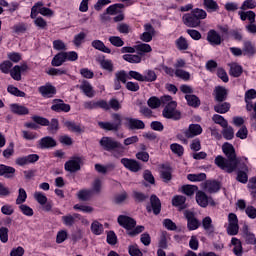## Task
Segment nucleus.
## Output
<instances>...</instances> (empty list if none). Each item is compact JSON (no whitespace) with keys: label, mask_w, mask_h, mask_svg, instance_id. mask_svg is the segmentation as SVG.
<instances>
[{"label":"nucleus","mask_w":256,"mask_h":256,"mask_svg":"<svg viewBox=\"0 0 256 256\" xmlns=\"http://www.w3.org/2000/svg\"><path fill=\"white\" fill-rule=\"evenodd\" d=\"M144 30L145 32L140 35V40L144 43H151L153 37H155V28H153V25L151 24H145Z\"/></svg>","instance_id":"nucleus-15"},{"label":"nucleus","mask_w":256,"mask_h":256,"mask_svg":"<svg viewBox=\"0 0 256 256\" xmlns=\"http://www.w3.org/2000/svg\"><path fill=\"white\" fill-rule=\"evenodd\" d=\"M226 231L228 235H237L239 233V218H237V214H228V226Z\"/></svg>","instance_id":"nucleus-9"},{"label":"nucleus","mask_w":256,"mask_h":256,"mask_svg":"<svg viewBox=\"0 0 256 256\" xmlns=\"http://www.w3.org/2000/svg\"><path fill=\"white\" fill-rule=\"evenodd\" d=\"M135 49L137 51V53H139V55H145V53H151V51H153V48L151 47V45L147 44V43H140L137 44L135 46Z\"/></svg>","instance_id":"nucleus-36"},{"label":"nucleus","mask_w":256,"mask_h":256,"mask_svg":"<svg viewBox=\"0 0 256 256\" xmlns=\"http://www.w3.org/2000/svg\"><path fill=\"white\" fill-rule=\"evenodd\" d=\"M198 189L199 187L189 184L183 185L181 187L182 193H184V195H187L188 197H193V195H195V191H197Z\"/></svg>","instance_id":"nucleus-39"},{"label":"nucleus","mask_w":256,"mask_h":256,"mask_svg":"<svg viewBox=\"0 0 256 256\" xmlns=\"http://www.w3.org/2000/svg\"><path fill=\"white\" fill-rule=\"evenodd\" d=\"M230 109H231V103L229 102L219 103L214 106V111L216 113H220V115L229 113Z\"/></svg>","instance_id":"nucleus-34"},{"label":"nucleus","mask_w":256,"mask_h":256,"mask_svg":"<svg viewBox=\"0 0 256 256\" xmlns=\"http://www.w3.org/2000/svg\"><path fill=\"white\" fill-rule=\"evenodd\" d=\"M187 201V198L185 196L176 195L172 199V205L174 207H179L180 209H186L187 205L185 202Z\"/></svg>","instance_id":"nucleus-33"},{"label":"nucleus","mask_w":256,"mask_h":256,"mask_svg":"<svg viewBox=\"0 0 256 256\" xmlns=\"http://www.w3.org/2000/svg\"><path fill=\"white\" fill-rule=\"evenodd\" d=\"M128 253L131 256H143V252H141V249H139V246H137V244L129 246Z\"/></svg>","instance_id":"nucleus-63"},{"label":"nucleus","mask_w":256,"mask_h":256,"mask_svg":"<svg viewBox=\"0 0 256 256\" xmlns=\"http://www.w3.org/2000/svg\"><path fill=\"white\" fill-rule=\"evenodd\" d=\"M202 227L205 231H209L210 233H212L213 231V220L211 219V217L206 216L203 220H202Z\"/></svg>","instance_id":"nucleus-51"},{"label":"nucleus","mask_w":256,"mask_h":256,"mask_svg":"<svg viewBox=\"0 0 256 256\" xmlns=\"http://www.w3.org/2000/svg\"><path fill=\"white\" fill-rule=\"evenodd\" d=\"M162 104L166 105L162 112L165 119H173V121L181 119V112L177 110V102L173 101L171 96H162Z\"/></svg>","instance_id":"nucleus-3"},{"label":"nucleus","mask_w":256,"mask_h":256,"mask_svg":"<svg viewBox=\"0 0 256 256\" xmlns=\"http://www.w3.org/2000/svg\"><path fill=\"white\" fill-rule=\"evenodd\" d=\"M124 61H127L128 63H141V55L139 54H125L122 56Z\"/></svg>","instance_id":"nucleus-44"},{"label":"nucleus","mask_w":256,"mask_h":256,"mask_svg":"<svg viewBox=\"0 0 256 256\" xmlns=\"http://www.w3.org/2000/svg\"><path fill=\"white\" fill-rule=\"evenodd\" d=\"M150 203L154 215H159L161 213V200L156 195L150 197Z\"/></svg>","instance_id":"nucleus-30"},{"label":"nucleus","mask_w":256,"mask_h":256,"mask_svg":"<svg viewBox=\"0 0 256 256\" xmlns=\"http://www.w3.org/2000/svg\"><path fill=\"white\" fill-rule=\"evenodd\" d=\"M79 89L86 95V97H89V99L95 97V89H93V86L88 81L84 80L79 86Z\"/></svg>","instance_id":"nucleus-21"},{"label":"nucleus","mask_w":256,"mask_h":256,"mask_svg":"<svg viewBox=\"0 0 256 256\" xmlns=\"http://www.w3.org/2000/svg\"><path fill=\"white\" fill-rule=\"evenodd\" d=\"M253 99H256V90L249 89L245 92L244 101L246 103V110L251 111L253 109Z\"/></svg>","instance_id":"nucleus-22"},{"label":"nucleus","mask_w":256,"mask_h":256,"mask_svg":"<svg viewBox=\"0 0 256 256\" xmlns=\"http://www.w3.org/2000/svg\"><path fill=\"white\" fill-rule=\"evenodd\" d=\"M34 199L37 201V203H39V205H42L45 211H51V209H53V204L51 202H47L48 199L44 193L35 192Z\"/></svg>","instance_id":"nucleus-14"},{"label":"nucleus","mask_w":256,"mask_h":256,"mask_svg":"<svg viewBox=\"0 0 256 256\" xmlns=\"http://www.w3.org/2000/svg\"><path fill=\"white\" fill-rule=\"evenodd\" d=\"M82 161L81 157H74L65 163L64 168L70 173H75V171H79V169H81Z\"/></svg>","instance_id":"nucleus-16"},{"label":"nucleus","mask_w":256,"mask_h":256,"mask_svg":"<svg viewBox=\"0 0 256 256\" xmlns=\"http://www.w3.org/2000/svg\"><path fill=\"white\" fill-rule=\"evenodd\" d=\"M244 55H255V46L250 41L244 42L243 48Z\"/></svg>","instance_id":"nucleus-56"},{"label":"nucleus","mask_w":256,"mask_h":256,"mask_svg":"<svg viewBox=\"0 0 256 256\" xmlns=\"http://www.w3.org/2000/svg\"><path fill=\"white\" fill-rule=\"evenodd\" d=\"M175 76L183 81H189L191 79V74L183 69H176Z\"/></svg>","instance_id":"nucleus-55"},{"label":"nucleus","mask_w":256,"mask_h":256,"mask_svg":"<svg viewBox=\"0 0 256 256\" xmlns=\"http://www.w3.org/2000/svg\"><path fill=\"white\" fill-rule=\"evenodd\" d=\"M100 145L103 147L104 151H115V149H123V145H121L118 141L111 137H102L100 140Z\"/></svg>","instance_id":"nucleus-8"},{"label":"nucleus","mask_w":256,"mask_h":256,"mask_svg":"<svg viewBox=\"0 0 256 256\" xmlns=\"http://www.w3.org/2000/svg\"><path fill=\"white\" fill-rule=\"evenodd\" d=\"M67 61V58L65 56V52H60L54 56L52 59L51 65L52 67H61Z\"/></svg>","instance_id":"nucleus-31"},{"label":"nucleus","mask_w":256,"mask_h":256,"mask_svg":"<svg viewBox=\"0 0 256 256\" xmlns=\"http://www.w3.org/2000/svg\"><path fill=\"white\" fill-rule=\"evenodd\" d=\"M119 9H125V5L124 4L111 5L106 9V12L108 13V15H117V13H119Z\"/></svg>","instance_id":"nucleus-54"},{"label":"nucleus","mask_w":256,"mask_h":256,"mask_svg":"<svg viewBox=\"0 0 256 256\" xmlns=\"http://www.w3.org/2000/svg\"><path fill=\"white\" fill-rule=\"evenodd\" d=\"M95 169L97 173H102L103 175H105L107 171H113V169H115V164H108L106 166L101 164H95Z\"/></svg>","instance_id":"nucleus-45"},{"label":"nucleus","mask_w":256,"mask_h":256,"mask_svg":"<svg viewBox=\"0 0 256 256\" xmlns=\"http://www.w3.org/2000/svg\"><path fill=\"white\" fill-rule=\"evenodd\" d=\"M176 47L179 51H187V49H189V43H187L185 37L181 36L176 40Z\"/></svg>","instance_id":"nucleus-48"},{"label":"nucleus","mask_w":256,"mask_h":256,"mask_svg":"<svg viewBox=\"0 0 256 256\" xmlns=\"http://www.w3.org/2000/svg\"><path fill=\"white\" fill-rule=\"evenodd\" d=\"M69 234H67L66 230H60L58 231L57 235H56V243L60 244L63 243L67 240Z\"/></svg>","instance_id":"nucleus-64"},{"label":"nucleus","mask_w":256,"mask_h":256,"mask_svg":"<svg viewBox=\"0 0 256 256\" xmlns=\"http://www.w3.org/2000/svg\"><path fill=\"white\" fill-rule=\"evenodd\" d=\"M162 99H163V97H161L159 99V98L153 96V97L149 98L148 106L150 107V109H159V107H161V103H163Z\"/></svg>","instance_id":"nucleus-47"},{"label":"nucleus","mask_w":256,"mask_h":256,"mask_svg":"<svg viewBox=\"0 0 256 256\" xmlns=\"http://www.w3.org/2000/svg\"><path fill=\"white\" fill-rule=\"evenodd\" d=\"M77 197L80 201H89L93 197V191L82 189L77 193Z\"/></svg>","instance_id":"nucleus-40"},{"label":"nucleus","mask_w":256,"mask_h":256,"mask_svg":"<svg viewBox=\"0 0 256 256\" xmlns=\"http://www.w3.org/2000/svg\"><path fill=\"white\" fill-rule=\"evenodd\" d=\"M122 165L129 171L133 173H137V171H141V164L137 162V160L129 159V158H122L121 159Z\"/></svg>","instance_id":"nucleus-19"},{"label":"nucleus","mask_w":256,"mask_h":256,"mask_svg":"<svg viewBox=\"0 0 256 256\" xmlns=\"http://www.w3.org/2000/svg\"><path fill=\"white\" fill-rule=\"evenodd\" d=\"M118 223L121 225V227H124V229H127L128 235L130 237H135L136 235H139V233H143L145 231V226H137V222H135L131 217L129 216H119L118 217ZM134 228V229H133Z\"/></svg>","instance_id":"nucleus-4"},{"label":"nucleus","mask_w":256,"mask_h":256,"mask_svg":"<svg viewBox=\"0 0 256 256\" xmlns=\"http://www.w3.org/2000/svg\"><path fill=\"white\" fill-rule=\"evenodd\" d=\"M212 121H214V123H216V125H220V127H222V128L227 127V125H229V123L226 121V119L219 114L213 115Z\"/></svg>","instance_id":"nucleus-53"},{"label":"nucleus","mask_w":256,"mask_h":256,"mask_svg":"<svg viewBox=\"0 0 256 256\" xmlns=\"http://www.w3.org/2000/svg\"><path fill=\"white\" fill-rule=\"evenodd\" d=\"M10 77H12L14 81H21V70H19V65L14 66L10 70Z\"/></svg>","instance_id":"nucleus-60"},{"label":"nucleus","mask_w":256,"mask_h":256,"mask_svg":"<svg viewBox=\"0 0 256 256\" xmlns=\"http://www.w3.org/2000/svg\"><path fill=\"white\" fill-rule=\"evenodd\" d=\"M109 42L114 47H123L125 45V42L119 36H110L109 37Z\"/></svg>","instance_id":"nucleus-59"},{"label":"nucleus","mask_w":256,"mask_h":256,"mask_svg":"<svg viewBox=\"0 0 256 256\" xmlns=\"http://www.w3.org/2000/svg\"><path fill=\"white\" fill-rule=\"evenodd\" d=\"M124 127L130 131H139L145 129V122L137 118L126 117L124 118Z\"/></svg>","instance_id":"nucleus-10"},{"label":"nucleus","mask_w":256,"mask_h":256,"mask_svg":"<svg viewBox=\"0 0 256 256\" xmlns=\"http://www.w3.org/2000/svg\"><path fill=\"white\" fill-rule=\"evenodd\" d=\"M231 245H233V253L236 256H241L243 255V244L241 243V240L237 239V238H232L231 239Z\"/></svg>","instance_id":"nucleus-32"},{"label":"nucleus","mask_w":256,"mask_h":256,"mask_svg":"<svg viewBox=\"0 0 256 256\" xmlns=\"http://www.w3.org/2000/svg\"><path fill=\"white\" fill-rule=\"evenodd\" d=\"M255 7H256V1L255 0H245L242 3L240 9L242 11H247L248 9H255Z\"/></svg>","instance_id":"nucleus-62"},{"label":"nucleus","mask_w":256,"mask_h":256,"mask_svg":"<svg viewBox=\"0 0 256 256\" xmlns=\"http://www.w3.org/2000/svg\"><path fill=\"white\" fill-rule=\"evenodd\" d=\"M227 95H229V91L227 88L223 86H216L213 91V96L215 101L218 103H223L227 99Z\"/></svg>","instance_id":"nucleus-17"},{"label":"nucleus","mask_w":256,"mask_h":256,"mask_svg":"<svg viewBox=\"0 0 256 256\" xmlns=\"http://www.w3.org/2000/svg\"><path fill=\"white\" fill-rule=\"evenodd\" d=\"M27 201V192L25 189L20 188L18 191V197L16 199V205H23Z\"/></svg>","instance_id":"nucleus-57"},{"label":"nucleus","mask_w":256,"mask_h":256,"mask_svg":"<svg viewBox=\"0 0 256 256\" xmlns=\"http://www.w3.org/2000/svg\"><path fill=\"white\" fill-rule=\"evenodd\" d=\"M51 110L55 111L56 113H69V111H71V105L65 104V102L61 99H54Z\"/></svg>","instance_id":"nucleus-13"},{"label":"nucleus","mask_w":256,"mask_h":256,"mask_svg":"<svg viewBox=\"0 0 256 256\" xmlns=\"http://www.w3.org/2000/svg\"><path fill=\"white\" fill-rule=\"evenodd\" d=\"M204 7L207 11H217L219 5L214 0H204Z\"/></svg>","instance_id":"nucleus-61"},{"label":"nucleus","mask_w":256,"mask_h":256,"mask_svg":"<svg viewBox=\"0 0 256 256\" xmlns=\"http://www.w3.org/2000/svg\"><path fill=\"white\" fill-rule=\"evenodd\" d=\"M43 15V17H53L54 12L50 8L45 7L43 2L39 1L36 2L33 7L31 8V19H36L37 15Z\"/></svg>","instance_id":"nucleus-7"},{"label":"nucleus","mask_w":256,"mask_h":256,"mask_svg":"<svg viewBox=\"0 0 256 256\" xmlns=\"http://www.w3.org/2000/svg\"><path fill=\"white\" fill-rule=\"evenodd\" d=\"M81 217V215L75 213L73 215L69 214L66 216L62 217V221L64 223V225H66L67 227H73V225H75V220L79 219Z\"/></svg>","instance_id":"nucleus-35"},{"label":"nucleus","mask_w":256,"mask_h":256,"mask_svg":"<svg viewBox=\"0 0 256 256\" xmlns=\"http://www.w3.org/2000/svg\"><path fill=\"white\" fill-rule=\"evenodd\" d=\"M185 218L187 219L188 231H197L198 227H201V222L195 218V213L191 211H185Z\"/></svg>","instance_id":"nucleus-11"},{"label":"nucleus","mask_w":256,"mask_h":256,"mask_svg":"<svg viewBox=\"0 0 256 256\" xmlns=\"http://www.w3.org/2000/svg\"><path fill=\"white\" fill-rule=\"evenodd\" d=\"M203 133V128L199 124H190L188 129L184 131V135L177 134V139L187 145V139H193V137H197Z\"/></svg>","instance_id":"nucleus-6"},{"label":"nucleus","mask_w":256,"mask_h":256,"mask_svg":"<svg viewBox=\"0 0 256 256\" xmlns=\"http://www.w3.org/2000/svg\"><path fill=\"white\" fill-rule=\"evenodd\" d=\"M203 19H207V12L201 8H195L182 16V23H184L186 27L197 28L201 27V21H203Z\"/></svg>","instance_id":"nucleus-2"},{"label":"nucleus","mask_w":256,"mask_h":256,"mask_svg":"<svg viewBox=\"0 0 256 256\" xmlns=\"http://www.w3.org/2000/svg\"><path fill=\"white\" fill-rule=\"evenodd\" d=\"M15 168L7 166L5 164H0V177H5L6 179H13L15 177Z\"/></svg>","instance_id":"nucleus-23"},{"label":"nucleus","mask_w":256,"mask_h":256,"mask_svg":"<svg viewBox=\"0 0 256 256\" xmlns=\"http://www.w3.org/2000/svg\"><path fill=\"white\" fill-rule=\"evenodd\" d=\"M10 109L15 115H29V108L23 105L11 104Z\"/></svg>","instance_id":"nucleus-29"},{"label":"nucleus","mask_w":256,"mask_h":256,"mask_svg":"<svg viewBox=\"0 0 256 256\" xmlns=\"http://www.w3.org/2000/svg\"><path fill=\"white\" fill-rule=\"evenodd\" d=\"M203 189L207 191V193H217V191L221 189V183L215 180H208L204 183Z\"/></svg>","instance_id":"nucleus-24"},{"label":"nucleus","mask_w":256,"mask_h":256,"mask_svg":"<svg viewBox=\"0 0 256 256\" xmlns=\"http://www.w3.org/2000/svg\"><path fill=\"white\" fill-rule=\"evenodd\" d=\"M185 99L190 107H199V105H201L199 98L193 94H187Z\"/></svg>","instance_id":"nucleus-42"},{"label":"nucleus","mask_w":256,"mask_h":256,"mask_svg":"<svg viewBox=\"0 0 256 256\" xmlns=\"http://www.w3.org/2000/svg\"><path fill=\"white\" fill-rule=\"evenodd\" d=\"M207 41H209L211 45H221L223 38H221V35H219L217 31L210 30L207 35Z\"/></svg>","instance_id":"nucleus-25"},{"label":"nucleus","mask_w":256,"mask_h":256,"mask_svg":"<svg viewBox=\"0 0 256 256\" xmlns=\"http://www.w3.org/2000/svg\"><path fill=\"white\" fill-rule=\"evenodd\" d=\"M160 177L164 183H169L173 179V168L168 164L160 165Z\"/></svg>","instance_id":"nucleus-18"},{"label":"nucleus","mask_w":256,"mask_h":256,"mask_svg":"<svg viewBox=\"0 0 256 256\" xmlns=\"http://www.w3.org/2000/svg\"><path fill=\"white\" fill-rule=\"evenodd\" d=\"M91 231L94 235H101L104 231L103 224L99 223V221H94L91 224Z\"/></svg>","instance_id":"nucleus-52"},{"label":"nucleus","mask_w":256,"mask_h":256,"mask_svg":"<svg viewBox=\"0 0 256 256\" xmlns=\"http://www.w3.org/2000/svg\"><path fill=\"white\" fill-rule=\"evenodd\" d=\"M112 119L114 122H98V127L103 129V131H112L113 133H117L119 129H121V125H123V117L120 114H113Z\"/></svg>","instance_id":"nucleus-5"},{"label":"nucleus","mask_w":256,"mask_h":256,"mask_svg":"<svg viewBox=\"0 0 256 256\" xmlns=\"http://www.w3.org/2000/svg\"><path fill=\"white\" fill-rule=\"evenodd\" d=\"M238 15L241 21H248L249 23H256V14L249 10V11H239Z\"/></svg>","instance_id":"nucleus-27"},{"label":"nucleus","mask_w":256,"mask_h":256,"mask_svg":"<svg viewBox=\"0 0 256 256\" xmlns=\"http://www.w3.org/2000/svg\"><path fill=\"white\" fill-rule=\"evenodd\" d=\"M38 91L42 95V97H46L47 99H50L51 97H53V95L57 93V89L51 84L40 86L38 88Z\"/></svg>","instance_id":"nucleus-20"},{"label":"nucleus","mask_w":256,"mask_h":256,"mask_svg":"<svg viewBox=\"0 0 256 256\" xmlns=\"http://www.w3.org/2000/svg\"><path fill=\"white\" fill-rule=\"evenodd\" d=\"M157 81V74L153 70H148L145 72V75H142V82L153 83Z\"/></svg>","instance_id":"nucleus-41"},{"label":"nucleus","mask_w":256,"mask_h":256,"mask_svg":"<svg viewBox=\"0 0 256 256\" xmlns=\"http://www.w3.org/2000/svg\"><path fill=\"white\" fill-rule=\"evenodd\" d=\"M92 47H94V49H97L98 51H102V53H111V50L109 49V47L105 46V43H103V41L101 40H94L91 43Z\"/></svg>","instance_id":"nucleus-37"},{"label":"nucleus","mask_w":256,"mask_h":256,"mask_svg":"<svg viewBox=\"0 0 256 256\" xmlns=\"http://www.w3.org/2000/svg\"><path fill=\"white\" fill-rule=\"evenodd\" d=\"M99 64L101 65L102 69L105 71H109V73H113V61L109 59H102L99 60Z\"/></svg>","instance_id":"nucleus-49"},{"label":"nucleus","mask_w":256,"mask_h":256,"mask_svg":"<svg viewBox=\"0 0 256 256\" xmlns=\"http://www.w3.org/2000/svg\"><path fill=\"white\" fill-rule=\"evenodd\" d=\"M196 202L200 207H207V205H212L214 207L215 201L213 198L207 196V194L203 191H198L196 193Z\"/></svg>","instance_id":"nucleus-12"},{"label":"nucleus","mask_w":256,"mask_h":256,"mask_svg":"<svg viewBox=\"0 0 256 256\" xmlns=\"http://www.w3.org/2000/svg\"><path fill=\"white\" fill-rule=\"evenodd\" d=\"M222 135L224 139H226L227 141H231V139L235 137V131L233 130V127L227 125L226 127L223 128Z\"/></svg>","instance_id":"nucleus-43"},{"label":"nucleus","mask_w":256,"mask_h":256,"mask_svg":"<svg viewBox=\"0 0 256 256\" xmlns=\"http://www.w3.org/2000/svg\"><path fill=\"white\" fill-rule=\"evenodd\" d=\"M222 151L227 159L223 156H217L214 163L217 167L222 169V171H225L226 173H233V171H236L237 167L241 165V160L237 158V154L235 153V147L233 144L225 142L222 145Z\"/></svg>","instance_id":"nucleus-1"},{"label":"nucleus","mask_w":256,"mask_h":256,"mask_svg":"<svg viewBox=\"0 0 256 256\" xmlns=\"http://www.w3.org/2000/svg\"><path fill=\"white\" fill-rule=\"evenodd\" d=\"M170 149L172 153L178 155V157H182L183 153H185V148L181 144L173 143L170 145Z\"/></svg>","instance_id":"nucleus-50"},{"label":"nucleus","mask_w":256,"mask_h":256,"mask_svg":"<svg viewBox=\"0 0 256 256\" xmlns=\"http://www.w3.org/2000/svg\"><path fill=\"white\" fill-rule=\"evenodd\" d=\"M187 179H188V181H192V182H201V181H205L207 179V174H205V173L188 174Z\"/></svg>","instance_id":"nucleus-46"},{"label":"nucleus","mask_w":256,"mask_h":256,"mask_svg":"<svg viewBox=\"0 0 256 256\" xmlns=\"http://www.w3.org/2000/svg\"><path fill=\"white\" fill-rule=\"evenodd\" d=\"M56 146H57V142L55 141V139L49 136L44 137L39 141L40 149H51V147H56Z\"/></svg>","instance_id":"nucleus-26"},{"label":"nucleus","mask_w":256,"mask_h":256,"mask_svg":"<svg viewBox=\"0 0 256 256\" xmlns=\"http://www.w3.org/2000/svg\"><path fill=\"white\" fill-rule=\"evenodd\" d=\"M229 75L231 77H241L243 75V67L235 62L229 64Z\"/></svg>","instance_id":"nucleus-28"},{"label":"nucleus","mask_w":256,"mask_h":256,"mask_svg":"<svg viewBox=\"0 0 256 256\" xmlns=\"http://www.w3.org/2000/svg\"><path fill=\"white\" fill-rule=\"evenodd\" d=\"M64 125L68 131H71L72 133H83V128L81 125L76 124L75 122L66 121Z\"/></svg>","instance_id":"nucleus-38"},{"label":"nucleus","mask_w":256,"mask_h":256,"mask_svg":"<svg viewBox=\"0 0 256 256\" xmlns=\"http://www.w3.org/2000/svg\"><path fill=\"white\" fill-rule=\"evenodd\" d=\"M8 93H10L11 95H14L15 97H25V92L19 90V88L10 85L7 88Z\"/></svg>","instance_id":"nucleus-58"}]
</instances>
